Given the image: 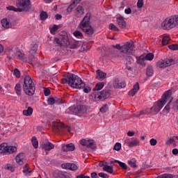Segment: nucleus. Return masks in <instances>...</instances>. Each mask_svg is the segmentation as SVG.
Listing matches in <instances>:
<instances>
[{"label": "nucleus", "mask_w": 178, "mask_h": 178, "mask_svg": "<svg viewBox=\"0 0 178 178\" xmlns=\"http://www.w3.org/2000/svg\"><path fill=\"white\" fill-rule=\"evenodd\" d=\"M61 83L62 84L67 83L72 88H83L86 86L81 78L74 74H69L65 78H63Z\"/></svg>", "instance_id": "1"}, {"label": "nucleus", "mask_w": 178, "mask_h": 178, "mask_svg": "<svg viewBox=\"0 0 178 178\" xmlns=\"http://www.w3.org/2000/svg\"><path fill=\"white\" fill-rule=\"evenodd\" d=\"M172 91L168 90L164 92L162 96L161 99L159 100L156 104H155L152 108V115H156L159 112H161V110L166 103L172 102L173 98L172 97Z\"/></svg>", "instance_id": "2"}, {"label": "nucleus", "mask_w": 178, "mask_h": 178, "mask_svg": "<svg viewBox=\"0 0 178 178\" xmlns=\"http://www.w3.org/2000/svg\"><path fill=\"white\" fill-rule=\"evenodd\" d=\"M91 19V13H88L81 21L79 27L81 28L87 35H92L94 34V28L90 25Z\"/></svg>", "instance_id": "3"}, {"label": "nucleus", "mask_w": 178, "mask_h": 178, "mask_svg": "<svg viewBox=\"0 0 178 178\" xmlns=\"http://www.w3.org/2000/svg\"><path fill=\"white\" fill-rule=\"evenodd\" d=\"M23 90L26 95L30 97L35 92V84L30 76H26L24 79Z\"/></svg>", "instance_id": "4"}, {"label": "nucleus", "mask_w": 178, "mask_h": 178, "mask_svg": "<svg viewBox=\"0 0 178 178\" xmlns=\"http://www.w3.org/2000/svg\"><path fill=\"white\" fill-rule=\"evenodd\" d=\"M178 24V15H174L170 17L166 18L161 24L162 27L165 30H170L175 29Z\"/></svg>", "instance_id": "5"}, {"label": "nucleus", "mask_w": 178, "mask_h": 178, "mask_svg": "<svg viewBox=\"0 0 178 178\" xmlns=\"http://www.w3.org/2000/svg\"><path fill=\"white\" fill-rule=\"evenodd\" d=\"M16 6L20 12H29L31 9V1L30 0H16Z\"/></svg>", "instance_id": "6"}, {"label": "nucleus", "mask_w": 178, "mask_h": 178, "mask_svg": "<svg viewBox=\"0 0 178 178\" xmlns=\"http://www.w3.org/2000/svg\"><path fill=\"white\" fill-rule=\"evenodd\" d=\"M87 112V109L84 106H70L68 109L66 111V113H70L71 115H84Z\"/></svg>", "instance_id": "7"}, {"label": "nucleus", "mask_w": 178, "mask_h": 178, "mask_svg": "<svg viewBox=\"0 0 178 178\" xmlns=\"http://www.w3.org/2000/svg\"><path fill=\"white\" fill-rule=\"evenodd\" d=\"M134 49V46L130 42H126L121 47L122 54H126L127 55H131L133 54V51Z\"/></svg>", "instance_id": "8"}, {"label": "nucleus", "mask_w": 178, "mask_h": 178, "mask_svg": "<svg viewBox=\"0 0 178 178\" xmlns=\"http://www.w3.org/2000/svg\"><path fill=\"white\" fill-rule=\"evenodd\" d=\"M124 145L129 147V148H133V147H137L140 145V140L137 138H126L124 141Z\"/></svg>", "instance_id": "9"}, {"label": "nucleus", "mask_w": 178, "mask_h": 178, "mask_svg": "<svg viewBox=\"0 0 178 178\" xmlns=\"http://www.w3.org/2000/svg\"><path fill=\"white\" fill-rule=\"evenodd\" d=\"M81 145L86 147L87 148H90L91 149H95V142L94 140H86L82 139L80 140Z\"/></svg>", "instance_id": "10"}, {"label": "nucleus", "mask_w": 178, "mask_h": 178, "mask_svg": "<svg viewBox=\"0 0 178 178\" xmlns=\"http://www.w3.org/2000/svg\"><path fill=\"white\" fill-rule=\"evenodd\" d=\"M175 64V60L173 59H165L162 60L158 62L157 66L161 67V69L163 67H168L169 66H172V65Z\"/></svg>", "instance_id": "11"}, {"label": "nucleus", "mask_w": 178, "mask_h": 178, "mask_svg": "<svg viewBox=\"0 0 178 178\" xmlns=\"http://www.w3.org/2000/svg\"><path fill=\"white\" fill-rule=\"evenodd\" d=\"M41 148L44 150L46 155H48V152L55 148V145L51 142H45L41 144Z\"/></svg>", "instance_id": "12"}, {"label": "nucleus", "mask_w": 178, "mask_h": 178, "mask_svg": "<svg viewBox=\"0 0 178 178\" xmlns=\"http://www.w3.org/2000/svg\"><path fill=\"white\" fill-rule=\"evenodd\" d=\"M110 95L111 93L109 92V90H103L102 92H99L97 95H95V98H98L99 99L104 101V99L109 98Z\"/></svg>", "instance_id": "13"}, {"label": "nucleus", "mask_w": 178, "mask_h": 178, "mask_svg": "<svg viewBox=\"0 0 178 178\" xmlns=\"http://www.w3.org/2000/svg\"><path fill=\"white\" fill-rule=\"evenodd\" d=\"M74 17L76 19H80L82 16H84V7L82 6H78L74 10Z\"/></svg>", "instance_id": "14"}, {"label": "nucleus", "mask_w": 178, "mask_h": 178, "mask_svg": "<svg viewBox=\"0 0 178 178\" xmlns=\"http://www.w3.org/2000/svg\"><path fill=\"white\" fill-rule=\"evenodd\" d=\"M62 168L63 169H67V170H73V171H76L79 169V167H77L76 164L72 163H66L62 164Z\"/></svg>", "instance_id": "15"}, {"label": "nucleus", "mask_w": 178, "mask_h": 178, "mask_svg": "<svg viewBox=\"0 0 178 178\" xmlns=\"http://www.w3.org/2000/svg\"><path fill=\"white\" fill-rule=\"evenodd\" d=\"M75 148L76 147H74V145L73 143L61 145V150L63 151V152H69V151H74Z\"/></svg>", "instance_id": "16"}, {"label": "nucleus", "mask_w": 178, "mask_h": 178, "mask_svg": "<svg viewBox=\"0 0 178 178\" xmlns=\"http://www.w3.org/2000/svg\"><path fill=\"white\" fill-rule=\"evenodd\" d=\"M117 23L120 29H123L124 30H126V29H127L126 21H124V19L122 17L117 18Z\"/></svg>", "instance_id": "17"}, {"label": "nucleus", "mask_w": 178, "mask_h": 178, "mask_svg": "<svg viewBox=\"0 0 178 178\" xmlns=\"http://www.w3.org/2000/svg\"><path fill=\"white\" fill-rule=\"evenodd\" d=\"M139 90H140V85L138 84V83H137L134 86L133 89H131L129 92V95H130V97H134V95H136V94L138 92Z\"/></svg>", "instance_id": "18"}, {"label": "nucleus", "mask_w": 178, "mask_h": 178, "mask_svg": "<svg viewBox=\"0 0 178 178\" xmlns=\"http://www.w3.org/2000/svg\"><path fill=\"white\" fill-rule=\"evenodd\" d=\"M15 161L18 165H23V163H24V154H18L15 157Z\"/></svg>", "instance_id": "19"}, {"label": "nucleus", "mask_w": 178, "mask_h": 178, "mask_svg": "<svg viewBox=\"0 0 178 178\" xmlns=\"http://www.w3.org/2000/svg\"><path fill=\"white\" fill-rule=\"evenodd\" d=\"M71 175L67 174V172H63L62 171H59L56 172L54 175V178H70Z\"/></svg>", "instance_id": "20"}, {"label": "nucleus", "mask_w": 178, "mask_h": 178, "mask_svg": "<svg viewBox=\"0 0 178 178\" xmlns=\"http://www.w3.org/2000/svg\"><path fill=\"white\" fill-rule=\"evenodd\" d=\"M97 80H99L100 81H102L103 80H105V79H106V73L99 70H97Z\"/></svg>", "instance_id": "21"}, {"label": "nucleus", "mask_w": 178, "mask_h": 178, "mask_svg": "<svg viewBox=\"0 0 178 178\" xmlns=\"http://www.w3.org/2000/svg\"><path fill=\"white\" fill-rule=\"evenodd\" d=\"M114 88H124L126 87V82H118L117 80L115 81V82L113 84Z\"/></svg>", "instance_id": "22"}, {"label": "nucleus", "mask_w": 178, "mask_h": 178, "mask_svg": "<svg viewBox=\"0 0 178 178\" xmlns=\"http://www.w3.org/2000/svg\"><path fill=\"white\" fill-rule=\"evenodd\" d=\"M23 169V173L25 175V176H31V170H29L30 166L29 164L25 165Z\"/></svg>", "instance_id": "23"}, {"label": "nucleus", "mask_w": 178, "mask_h": 178, "mask_svg": "<svg viewBox=\"0 0 178 178\" xmlns=\"http://www.w3.org/2000/svg\"><path fill=\"white\" fill-rule=\"evenodd\" d=\"M1 26H3L4 29H9V27H12V24L9 23L8 19L4 18L1 20Z\"/></svg>", "instance_id": "24"}, {"label": "nucleus", "mask_w": 178, "mask_h": 178, "mask_svg": "<svg viewBox=\"0 0 178 178\" xmlns=\"http://www.w3.org/2000/svg\"><path fill=\"white\" fill-rule=\"evenodd\" d=\"M8 152V144L1 143L0 145V154H6Z\"/></svg>", "instance_id": "25"}, {"label": "nucleus", "mask_w": 178, "mask_h": 178, "mask_svg": "<svg viewBox=\"0 0 178 178\" xmlns=\"http://www.w3.org/2000/svg\"><path fill=\"white\" fill-rule=\"evenodd\" d=\"M113 163H118L122 170H127V165L122 161H119V160H115Z\"/></svg>", "instance_id": "26"}, {"label": "nucleus", "mask_w": 178, "mask_h": 178, "mask_svg": "<svg viewBox=\"0 0 178 178\" xmlns=\"http://www.w3.org/2000/svg\"><path fill=\"white\" fill-rule=\"evenodd\" d=\"M105 86V83L104 82H99L96 84L95 88L93 89L95 91H100V90H102L104 88V86Z\"/></svg>", "instance_id": "27"}, {"label": "nucleus", "mask_w": 178, "mask_h": 178, "mask_svg": "<svg viewBox=\"0 0 178 178\" xmlns=\"http://www.w3.org/2000/svg\"><path fill=\"white\" fill-rule=\"evenodd\" d=\"M104 172H107V173H113V167L111 165H106L103 167Z\"/></svg>", "instance_id": "28"}, {"label": "nucleus", "mask_w": 178, "mask_h": 178, "mask_svg": "<svg viewBox=\"0 0 178 178\" xmlns=\"http://www.w3.org/2000/svg\"><path fill=\"white\" fill-rule=\"evenodd\" d=\"M146 74L148 76V77H151L154 75V69L152 66L147 67L146 70Z\"/></svg>", "instance_id": "29"}, {"label": "nucleus", "mask_w": 178, "mask_h": 178, "mask_svg": "<svg viewBox=\"0 0 178 178\" xmlns=\"http://www.w3.org/2000/svg\"><path fill=\"white\" fill-rule=\"evenodd\" d=\"M81 45V42L75 41L71 44V48L72 49H77V48H80Z\"/></svg>", "instance_id": "30"}, {"label": "nucleus", "mask_w": 178, "mask_h": 178, "mask_svg": "<svg viewBox=\"0 0 178 178\" xmlns=\"http://www.w3.org/2000/svg\"><path fill=\"white\" fill-rule=\"evenodd\" d=\"M17 151V147L15 146H8L7 147V152L8 154H15Z\"/></svg>", "instance_id": "31"}, {"label": "nucleus", "mask_w": 178, "mask_h": 178, "mask_svg": "<svg viewBox=\"0 0 178 178\" xmlns=\"http://www.w3.org/2000/svg\"><path fill=\"white\" fill-rule=\"evenodd\" d=\"M145 56L142 55L140 57H138V58L137 59V63H138L139 65H145Z\"/></svg>", "instance_id": "32"}, {"label": "nucleus", "mask_w": 178, "mask_h": 178, "mask_svg": "<svg viewBox=\"0 0 178 178\" xmlns=\"http://www.w3.org/2000/svg\"><path fill=\"white\" fill-rule=\"evenodd\" d=\"M23 115H24V116H31V115H33V108L29 107L27 110L23 111Z\"/></svg>", "instance_id": "33"}, {"label": "nucleus", "mask_w": 178, "mask_h": 178, "mask_svg": "<svg viewBox=\"0 0 178 178\" xmlns=\"http://www.w3.org/2000/svg\"><path fill=\"white\" fill-rule=\"evenodd\" d=\"M31 143L34 148H38V140H37V138L35 136L32 137Z\"/></svg>", "instance_id": "34"}, {"label": "nucleus", "mask_w": 178, "mask_h": 178, "mask_svg": "<svg viewBox=\"0 0 178 178\" xmlns=\"http://www.w3.org/2000/svg\"><path fill=\"white\" fill-rule=\"evenodd\" d=\"M108 111H109V106H108V104L103 105L99 109V111L102 113H106Z\"/></svg>", "instance_id": "35"}, {"label": "nucleus", "mask_w": 178, "mask_h": 178, "mask_svg": "<svg viewBox=\"0 0 178 178\" xmlns=\"http://www.w3.org/2000/svg\"><path fill=\"white\" fill-rule=\"evenodd\" d=\"M15 90L17 95H22V87L20 86V83L15 85Z\"/></svg>", "instance_id": "36"}, {"label": "nucleus", "mask_w": 178, "mask_h": 178, "mask_svg": "<svg viewBox=\"0 0 178 178\" xmlns=\"http://www.w3.org/2000/svg\"><path fill=\"white\" fill-rule=\"evenodd\" d=\"M17 59H19V60H23L24 59V54L20 51L16 52Z\"/></svg>", "instance_id": "37"}, {"label": "nucleus", "mask_w": 178, "mask_h": 178, "mask_svg": "<svg viewBox=\"0 0 178 178\" xmlns=\"http://www.w3.org/2000/svg\"><path fill=\"white\" fill-rule=\"evenodd\" d=\"M38 49V44H33L31 48L30 54L31 55H34V54H35V52H37Z\"/></svg>", "instance_id": "38"}, {"label": "nucleus", "mask_w": 178, "mask_h": 178, "mask_svg": "<svg viewBox=\"0 0 178 178\" xmlns=\"http://www.w3.org/2000/svg\"><path fill=\"white\" fill-rule=\"evenodd\" d=\"M170 42V38L169 36H164L162 39L163 45H168Z\"/></svg>", "instance_id": "39"}, {"label": "nucleus", "mask_w": 178, "mask_h": 178, "mask_svg": "<svg viewBox=\"0 0 178 178\" xmlns=\"http://www.w3.org/2000/svg\"><path fill=\"white\" fill-rule=\"evenodd\" d=\"M40 16L41 20H47V19H48V13L45 11H42Z\"/></svg>", "instance_id": "40"}, {"label": "nucleus", "mask_w": 178, "mask_h": 178, "mask_svg": "<svg viewBox=\"0 0 178 178\" xmlns=\"http://www.w3.org/2000/svg\"><path fill=\"white\" fill-rule=\"evenodd\" d=\"M54 42L56 44L58 47H62L63 45V43L62 42V39H59L58 38H55L54 40Z\"/></svg>", "instance_id": "41"}, {"label": "nucleus", "mask_w": 178, "mask_h": 178, "mask_svg": "<svg viewBox=\"0 0 178 178\" xmlns=\"http://www.w3.org/2000/svg\"><path fill=\"white\" fill-rule=\"evenodd\" d=\"M175 176H173V175L172 174H163L159 177H157L156 178H174Z\"/></svg>", "instance_id": "42"}, {"label": "nucleus", "mask_w": 178, "mask_h": 178, "mask_svg": "<svg viewBox=\"0 0 178 178\" xmlns=\"http://www.w3.org/2000/svg\"><path fill=\"white\" fill-rule=\"evenodd\" d=\"M73 34L76 38H83V33L79 31H75Z\"/></svg>", "instance_id": "43"}, {"label": "nucleus", "mask_w": 178, "mask_h": 178, "mask_svg": "<svg viewBox=\"0 0 178 178\" xmlns=\"http://www.w3.org/2000/svg\"><path fill=\"white\" fill-rule=\"evenodd\" d=\"M59 30V26L54 25L53 27L50 28V33L51 34H55V31Z\"/></svg>", "instance_id": "44"}, {"label": "nucleus", "mask_w": 178, "mask_h": 178, "mask_svg": "<svg viewBox=\"0 0 178 178\" xmlns=\"http://www.w3.org/2000/svg\"><path fill=\"white\" fill-rule=\"evenodd\" d=\"M146 60H152L154 59V54L152 53H149L145 56Z\"/></svg>", "instance_id": "45"}, {"label": "nucleus", "mask_w": 178, "mask_h": 178, "mask_svg": "<svg viewBox=\"0 0 178 178\" xmlns=\"http://www.w3.org/2000/svg\"><path fill=\"white\" fill-rule=\"evenodd\" d=\"M8 10H13V12H20L19 10V7H15L13 6H9L7 7Z\"/></svg>", "instance_id": "46"}, {"label": "nucleus", "mask_w": 178, "mask_h": 178, "mask_svg": "<svg viewBox=\"0 0 178 178\" xmlns=\"http://www.w3.org/2000/svg\"><path fill=\"white\" fill-rule=\"evenodd\" d=\"M109 29H110V30H112L113 31H119L118 26L113 24H109Z\"/></svg>", "instance_id": "47"}, {"label": "nucleus", "mask_w": 178, "mask_h": 178, "mask_svg": "<svg viewBox=\"0 0 178 178\" xmlns=\"http://www.w3.org/2000/svg\"><path fill=\"white\" fill-rule=\"evenodd\" d=\"M61 42L63 43V45H69L70 42H69V38H63L61 39Z\"/></svg>", "instance_id": "48"}, {"label": "nucleus", "mask_w": 178, "mask_h": 178, "mask_svg": "<svg viewBox=\"0 0 178 178\" xmlns=\"http://www.w3.org/2000/svg\"><path fill=\"white\" fill-rule=\"evenodd\" d=\"M170 103L171 102H166L167 105L163 108V112H165V111H166L167 113H169V111H170Z\"/></svg>", "instance_id": "49"}, {"label": "nucleus", "mask_w": 178, "mask_h": 178, "mask_svg": "<svg viewBox=\"0 0 178 178\" xmlns=\"http://www.w3.org/2000/svg\"><path fill=\"white\" fill-rule=\"evenodd\" d=\"M122 148V144L119 143H115V145H114V149L115 151H120Z\"/></svg>", "instance_id": "50"}, {"label": "nucleus", "mask_w": 178, "mask_h": 178, "mask_svg": "<svg viewBox=\"0 0 178 178\" xmlns=\"http://www.w3.org/2000/svg\"><path fill=\"white\" fill-rule=\"evenodd\" d=\"M44 94L45 97H49V95H51V90L48 88H44Z\"/></svg>", "instance_id": "51"}, {"label": "nucleus", "mask_w": 178, "mask_h": 178, "mask_svg": "<svg viewBox=\"0 0 178 178\" xmlns=\"http://www.w3.org/2000/svg\"><path fill=\"white\" fill-rule=\"evenodd\" d=\"M13 74L15 77L20 78V71L17 68L14 70Z\"/></svg>", "instance_id": "52"}, {"label": "nucleus", "mask_w": 178, "mask_h": 178, "mask_svg": "<svg viewBox=\"0 0 178 178\" xmlns=\"http://www.w3.org/2000/svg\"><path fill=\"white\" fill-rule=\"evenodd\" d=\"M169 49H172V51H177L178 49V44H171L168 45Z\"/></svg>", "instance_id": "53"}, {"label": "nucleus", "mask_w": 178, "mask_h": 178, "mask_svg": "<svg viewBox=\"0 0 178 178\" xmlns=\"http://www.w3.org/2000/svg\"><path fill=\"white\" fill-rule=\"evenodd\" d=\"M143 6H144V0H138L137 7L140 9Z\"/></svg>", "instance_id": "54"}, {"label": "nucleus", "mask_w": 178, "mask_h": 178, "mask_svg": "<svg viewBox=\"0 0 178 178\" xmlns=\"http://www.w3.org/2000/svg\"><path fill=\"white\" fill-rule=\"evenodd\" d=\"M157 143L158 141L156 140V139L154 138H152L149 140L150 145H152V147H154V145L157 144Z\"/></svg>", "instance_id": "55"}, {"label": "nucleus", "mask_w": 178, "mask_h": 178, "mask_svg": "<svg viewBox=\"0 0 178 178\" xmlns=\"http://www.w3.org/2000/svg\"><path fill=\"white\" fill-rule=\"evenodd\" d=\"M128 164L129 165V166H131V168H136L137 167V165L136 164V163L131 160L128 161Z\"/></svg>", "instance_id": "56"}, {"label": "nucleus", "mask_w": 178, "mask_h": 178, "mask_svg": "<svg viewBox=\"0 0 178 178\" xmlns=\"http://www.w3.org/2000/svg\"><path fill=\"white\" fill-rule=\"evenodd\" d=\"M75 3H72L71 5H70L67 8V12L70 13L72 12V10H73V8L74 7Z\"/></svg>", "instance_id": "57"}, {"label": "nucleus", "mask_w": 178, "mask_h": 178, "mask_svg": "<svg viewBox=\"0 0 178 178\" xmlns=\"http://www.w3.org/2000/svg\"><path fill=\"white\" fill-rule=\"evenodd\" d=\"M83 92H86V94H88V92H90V91H91V88L88 86H84V87H83Z\"/></svg>", "instance_id": "58"}, {"label": "nucleus", "mask_w": 178, "mask_h": 178, "mask_svg": "<svg viewBox=\"0 0 178 178\" xmlns=\"http://www.w3.org/2000/svg\"><path fill=\"white\" fill-rule=\"evenodd\" d=\"M47 102L49 104V105H54V104H55V99L51 97L49 98L47 100Z\"/></svg>", "instance_id": "59"}, {"label": "nucleus", "mask_w": 178, "mask_h": 178, "mask_svg": "<svg viewBox=\"0 0 178 178\" xmlns=\"http://www.w3.org/2000/svg\"><path fill=\"white\" fill-rule=\"evenodd\" d=\"M98 175H99V177L109 178V175H108L107 174H105L104 172H99Z\"/></svg>", "instance_id": "60"}, {"label": "nucleus", "mask_w": 178, "mask_h": 178, "mask_svg": "<svg viewBox=\"0 0 178 178\" xmlns=\"http://www.w3.org/2000/svg\"><path fill=\"white\" fill-rule=\"evenodd\" d=\"M145 115H152V108H147L145 110Z\"/></svg>", "instance_id": "61"}, {"label": "nucleus", "mask_w": 178, "mask_h": 178, "mask_svg": "<svg viewBox=\"0 0 178 178\" xmlns=\"http://www.w3.org/2000/svg\"><path fill=\"white\" fill-rule=\"evenodd\" d=\"M35 60H37V58H35L34 56H31V58L29 60L30 63H31V65H33V63H35Z\"/></svg>", "instance_id": "62"}, {"label": "nucleus", "mask_w": 178, "mask_h": 178, "mask_svg": "<svg viewBox=\"0 0 178 178\" xmlns=\"http://www.w3.org/2000/svg\"><path fill=\"white\" fill-rule=\"evenodd\" d=\"M124 13H126V15H130V13H131V8H128L125 9Z\"/></svg>", "instance_id": "63"}, {"label": "nucleus", "mask_w": 178, "mask_h": 178, "mask_svg": "<svg viewBox=\"0 0 178 178\" xmlns=\"http://www.w3.org/2000/svg\"><path fill=\"white\" fill-rule=\"evenodd\" d=\"M76 178H90L88 176H84V175H80L76 176Z\"/></svg>", "instance_id": "64"}]
</instances>
